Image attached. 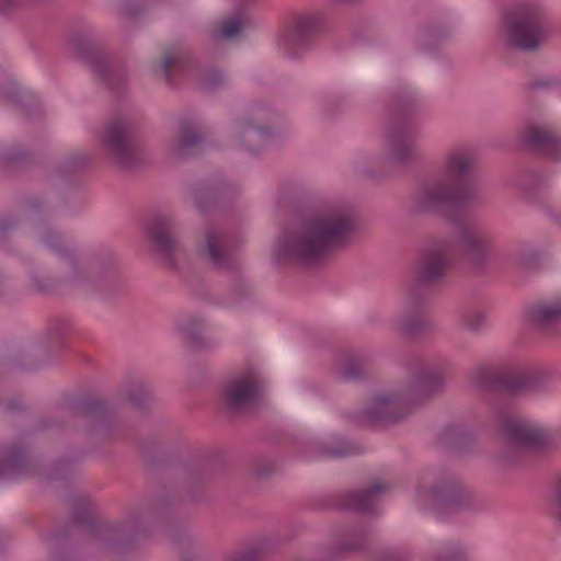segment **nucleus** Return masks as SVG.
<instances>
[{
	"instance_id": "nucleus-1",
	"label": "nucleus",
	"mask_w": 561,
	"mask_h": 561,
	"mask_svg": "<svg viewBox=\"0 0 561 561\" xmlns=\"http://www.w3.org/2000/svg\"><path fill=\"white\" fill-rule=\"evenodd\" d=\"M357 226L356 216L347 205L323 204L280 230L273 259L286 266L318 265L333 252L350 245Z\"/></svg>"
},
{
	"instance_id": "nucleus-2",
	"label": "nucleus",
	"mask_w": 561,
	"mask_h": 561,
	"mask_svg": "<svg viewBox=\"0 0 561 561\" xmlns=\"http://www.w3.org/2000/svg\"><path fill=\"white\" fill-rule=\"evenodd\" d=\"M447 364L436 359H419L411 364L409 379L399 392L373 398L363 412V421L369 425L397 422L409 412L412 403L427 399L442 390Z\"/></svg>"
},
{
	"instance_id": "nucleus-3",
	"label": "nucleus",
	"mask_w": 561,
	"mask_h": 561,
	"mask_svg": "<svg viewBox=\"0 0 561 561\" xmlns=\"http://www.w3.org/2000/svg\"><path fill=\"white\" fill-rule=\"evenodd\" d=\"M473 154L465 148L446 153L442 176L426 182L416 193L414 209L419 213H434L444 206L460 207L476 199L474 187L470 184Z\"/></svg>"
},
{
	"instance_id": "nucleus-4",
	"label": "nucleus",
	"mask_w": 561,
	"mask_h": 561,
	"mask_svg": "<svg viewBox=\"0 0 561 561\" xmlns=\"http://www.w3.org/2000/svg\"><path fill=\"white\" fill-rule=\"evenodd\" d=\"M416 500L422 508L437 517L470 507V494L459 482L432 472L422 476Z\"/></svg>"
},
{
	"instance_id": "nucleus-5",
	"label": "nucleus",
	"mask_w": 561,
	"mask_h": 561,
	"mask_svg": "<svg viewBox=\"0 0 561 561\" xmlns=\"http://www.w3.org/2000/svg\"><path fill=\"white\" fill-rule=\"evenodd\" d=\"M546 14L537 4H523L506 16L505 35L510 45L526 51L537 49L548 36Z\"/></svg>"
},
{
	"instance_id": "nucleus-6",
	"label": "nucleus",
	"mask_w": 561,
	"mask_h": 561,
	"mask_svg": "<svg viewBox=\"0 0 561 561\" xmlns=\"http://www.w3.org/2000/svg\"><path fill=\"white\" fill-rule=\"evenodd\" d=\"M453 241L439 239L427 244L413 270L408 290L423 294L425 288L439 283L451 264Z\"/></svg>"
},
{
	"instance_id": "nucleus-7",
	"label": "nucleus",
	"mask_w": 561,
	"mask_h": 561,
	"mask_svg": "<svg viewBox=\"0 0 561 561\" xmlns=\"http://www.w3.org/2000/svg\"><path fill=\"white\" fill-rule=\"evenodd\" d=\"M450 221L457 225L459 245L473 267L480 270L497 260L499 248L486 228L458 217Z\"/></svg>"
},
{
	"instance_id": "nucleus-8",
	"label": "nucleus",
	"mask_w": 561,
	"mask_h": 561,
	"mask_svg": "<svg viewBox=\"0 0 561 561\" xmlns=\"http://www.w3.org/2000/svg\"><path fill=\"white\" fill-rule=\"evenodd\" d=\"M491 417L507 442L518 450L539 448L550 442L546 428L512 415L506 408L493 405Z\"/></svg>"
},
{
	"instance_id": "nucleus-9",
	"label": "nucleus",
	"mask_w": 561,
	"mask_h": 561,
	"mask_svg": "<svg viewBox=\"0 0 561 561\" xmlns=\"http://www.w3.org/2000/svg\"><path fill=\"white\" fill-rule=\"evenodd\" d=\"M107 158L121 168H131L139 161L138 141L133 125L123 118L110 122L102 137Z\"/></svg>"
},
{
	"instance_id": "nucleus-10",
	"label": "nucleus",
	"mask_w": 561,
	"mask_h": 561,
	"mask_svg": "<svg viewBox=\"0 0 561 561\" xmlns=\"http://www.w3.org/2000/svg\"><path fill=\"white\" fill-rule=\"evenodd\" d=\"M263 381L256 367L249 366L228 378L221 387V402L230 413L245 411L254 404Z\"/></svg>"
},
{
	"instance_id": "nucleus-11",
	"label": "nucleus",
	"mask_w": 561,
	"mask_h": 561,
	"mask_svg": "<svg viewBox=\"0 0 561 561\" xmlns=\"http://www.w3.org/2000/svg\"><path fill=\"white\" fill-rule=\"evenodd\" d=\"M274 115V111L264 105L251 106L247 117L233 126V137L239 146L251 152L265 147L275 136L268 125Z\"/></svg>"
},
{
	"instance_id": "nucleus-12",
	"label": "nucleus",
	"mask_w": 561,
	"mask_h": 561,
	"mask_svg": "<svg viewBox=\"0 0 561 561\" xmlns=\"http://www.w3.org/2000/svg\"><path fill=\"white\" fill-rule=\"evenodd\" d=\"M417 125L401 117L390 122L383 133L386 158L398 164H407L417 157Z\"/></svg>"
},
{
	"instance_id": "nucleus-13",
	"label": "nucleus",
	"mask_w": 561,
	"mask_h": 561,
	"mask_svg": "<svg viewBox=\"0 0 561 561\" xmlns=\"http://www.w3.org/2000/svg\"><path fill=\"white\" fill-rule=\"evenodd\" d=\"M34 233L36 239L54 252L70 270L69 277L73 280L84 279L88 270L100 272L112 262L113 256L110 253L106 257L94 255L84 262H78L72 251L61 243L58 234L48 226L36 227Z\"/></svg>"
},
{
	"instance_id": "nucleus-14",
	"label": "nucleus",
	"mask_w": 561,
	"mask_h": 561,
	"mask_svg": "<svg viewBox=\"0 0 561 561\" xmlns=\"http://www.w3.org/2000/svg\"><path fill=\"white\" fill-rule=\"evenodd\" d=\"M553 373L543 367L497 371L496 385L503 390L517 394L526 392H539L546 389L552 380Z\"/></svg>"
},
{
	"instance_id": "nucleus-15",
	"label": "nucleus",
	"mask_w": 561,
	"mask_h": 561,
	"mask_svg": "<svg viewBox=\"0 0 561 561\" xmlns=\"http://www.w3.org/2000/svg\"><path fill=\"white\" fill-rule=\"evenodd\" d=\"M528 327L539 333L554 335L561 331V296L540 298L525 310Z\"/></svg>"
},
{
	"instance_id": "nucleus-16",
	"label": "nucleus",
	"mask_w": 561,
	"mask_h": 561,
	"mask_svg": "<svg viewBox=\"0 0 561 561\" xmlns=\"http://www.w3.org/2000/svg\"><path fill=\"white\" fill-rule=\"evenodd\" d=\"M322 19L318 14L299 16L293 28L279 38L278 46L284 57H300L309 48L311 36L320 31Z\"/></svg>"
},
{
	"instance_id": "nucleus-17",
	"label": "nucleus",
	"mask_w": 561,
	"mask_h": 561,
	"mask_svg": "<svg viewBox=\"0 0 561 561\" xmlns=\"http://www.w3.org/2000/svg\"><path fill=\"white\" fill-rule=\"evenodd\" d=\"M198 252L216 268L232 270L238 266L236 254L227 236L217 227H209L205 230Z\"/></svg>"
},
{
	"instance_id": "nucleus-18",
	"label": "nucleus",
	"mask_w": 561,
	"mask_h": 561,
	"mask_svg": "<svg viewBox=\"0 0 561 561\" xmlns=\"http://www.w3.org/2000/svg\"><path fill=\"white\" fill-rule=\"evenodd\" d=\"M425 296L405 289L404 306L397 318L396 327L402 333L415 337L431 329V321L424 314Z\"/></svg>"
},
{
	"instance_id": "nucleus-19",
	"label": "nucleus",
	"mask_w": 561,
	"mask_h": 561,
	"mask_svg": "<svg viewBox=\"0 0 561 561\" xmlns=\"http://www.w3.org/2000/svg\"><path fill=\"white\" fill-rule=\"evenodd\" d=\"M147 234L154 249L171 264L181 249L175 219L167 214L156 215L147 226Z\"/></svg>"
},
{
	"instance_id": "nucleus-20",
	"label": "nucleus",
	"mask_w": 561,
	"mask_h": 561,
	"mask_svg": "<svg viewBox=\"0 0 561 561\" xmlns=\"http://www.w3.org/2000/svg\"><path fill=\"white\" fill-rule=\"evenodd\" d=\"M519 138L523 144L547 158L551 160L561 159V137L551 128L529 124L520 130Z\"/></svg>"
},
{
	"instance_id": "nucleus-21",
	"label": "nucleus",
	"mask_w": 561,
	"mask_h": 561,
	"mask_svg": "<svg viewBox=\"0 0 561 561\" xmlns=\"http://www.w3.org/2000/svg\"><path fill=\"white\" fill-rule=\"evenodd\" d=\"M390 484L375 482L363 491H348L341 496V506L356 512H370L379 497L390 490Z\"/></svg>"
},
{
	"instance_id": "nucleus-22",
	"label": "nucleus",
	"mask_w": 561,
	"mask_h": 561,
	"mask_svg": "<svg viewBox=\"0 0 561 561\" xmlns=\"http://www.w3.org/2000/svg\"><path fill=\"white\" fill-rule=\"evenodd\" d=\"M203 133L198 125L182 123L175 137L168 141L167 148L174 157H185L203 142Z\"/></svg>"
},
{
	"instance_id": "nucleus-23",
	"label": "nucleus",
	"mask_w": 561,
	"mask_h": 561,
	"mask_svg": "<svg viewBox=\"0 0 561 561\" xmlns=\"http://www.w3.org/2000/svg\"><path fill=\"white\" fill-rule=\"evenodd\" d=\"M434 561H471V552L459 541L438 542L432 547Z\"/></svg>"
},
{
	"instance_id": "nucleus-24",
	"label": "nucleus",
	"mask_w": 561,
	"mask_h": 561,
	"mask_svg": "<svg viewBox=\"0 0 561 561\" xmlns=\"http://www.w3.org/2000/svg\"><path fill=\"white\" fill-rule=\"evenodd\" d=\"M178 330L192 346L203 345L204 322L202 319L195 317L183 319L179 322Z\"/></svg>"
},
{
	"instance_id": "nucleus-25",
	"label": "nucleus",
	"mask_w": 561,
	"mask_h": 561,
	"mask_svg": "<svg viewBox=\"0 0 561 561\" xmlns=\"http://www.w3.org/2000/svg\"><path fill=\"white\" fill-rule=\"evenodd\" d=\"M360 451L362 449L359 446L341 438H335L321 447V456L332 459L357 455Z\"/></svg>"
},
{
	"instance_id": "nucleus-26",
	"label": "nucleus",
	"mask_w": 561,
	"mask_h": 561,
	"mask_svg": "<svg viewBox=\"0 0 561 561\" xmlns=\"http://www.w3.org/2000/svg\"><path fill=\"white\" fill-rule=\"evenodd\" d=\"M368 539V531L366 528L353 527L350 528L346 534L339 539L337 547L343 552L356 551L362 549Z\"/></svg>"
},
{
	"instance_id": "nucleus-27",
	"label": "nucleus",
	"mask_w": 561,
	"mask_h": 561,
	"mask_svg": "<svg viewBox=\"0 0 561 561\" xmlns=\"http://www.w3.org/2000/svg\"><path fill=\"white\" fill-rule=\"evenodd\" d=\"M87 60L100 80L108 84H114V70L101 53L94 50L90 51L87 55Z\"/></svg>"
},
{
	"instance_id": "nucleus-28",
	"label": "nucleus",
	"mask_w": 561,
	"mask_h": 561,
	"mask_svg": "<svg viewBox=\"0 0 561 561\" xmlns=\"http://www.w3.org/2000/svg\"><path fill=\"white\" fill-rule=\"evenodd\" d=\"M512 264L522 271H531L537 267L538 254L528 247L522 245L514 250L511 254Z\"/></svg>"
},
{
	"instance_id": "nucleus-29",
	"label": "nucleus",
	"mask_w": 561,
	"mask_h": 561,
	"mask_svg": "<svg viewBox=\"0 0 561 561\" xmlns=\"http://www.w3.org/2000/svg\"><path fill=\"white\" fill-rule=\"evenodd\" d=\"M228 188V184H220L218 186H197L193 190V198L195 205L204 211L208 204L215 201L217 195H221Z\"/></svg>"
},
{
	"instance_id": "nucleus-30",
	"label": "nucleus",
	"mask_w": 561,
	"mask_h": 561,
	"mask_svg": "<svg viewBox=\"0 0 561 561\" xmlns=\"http://www.w3.org/2000/svg\"><path fill=\"white\" fill-rule=\"evenodd\" d=\"M25 463L22 451L12 449L4 460L0 461V479L9 478L16 473Z\"/></svg>"
},
{
	"instance_id": "nucleus-31",
	"label": "nucleus",
	"mask_w": 561,
	"mask_h": 561,
	"mask_svg": "<svg viewBox=\"0 0 561 561\" xmlns=\"http://www.w3.org/2000/svg\"><path fill=\"white\" fill-rule=\"evenodd\" d=\"M245 24H247V19L241 14H237L232 18L225 20L220 24L219 32L214 35L221 36L224 38H233L241 32V30L245 26Z\"/></svg>"
},
{
	"instance_id": "nucleus-32",
	"label": "nucleus",
	"mask_w": 561,
	"mask_h": 561,
	"mask_svg": "<svg viewBox=\"0 0 561 561\" xmlns=\"http://www.w3.org/2000/svg\"><path fill=\"white\" fill-rule=\"evenodd\" d=\"M364 364L357 357L346 358L339 368V375L345 380H357L363 376Z\"/></svg>"
},
{
	"instance_id": "nucleus-33",
	"label": "nucleus",
	"mask_w": 561,
	"mask_h": 561,
	"mask_svg": "<svg viewBox=\"0 0 561 561\" xmlns=\"http://www.w3.org/2000/svg\"><path fill=\"white\" fill-rule=\"evenodd\" d=\"M129 398L136 407L142 408L153 398V393L147 385L138 382L130 389Z\"/></svg>"
},
{
	"instance_id": "nucleus-34",
	"label": "nucleus",
	"mask_w": 561,
	"mask_h": 561,
	"mask_svg": "<svg viewBox=\"0 0 561 561\" xmlns=\"http://www.w3.org/2000/svg\"><path fill=\"white\" fill-rule=\"evenodd\" d=\"M184 58L180 54H165L161 62V71L165 80L171 83V77L174 70L183 66Z\"/></svg>"
},
{
	"instance_id": "nucleus-35",
	"label": "nucleus",
	"mask_w": 561,
	"mask_h": 561,
	"mask_svg": "<svg viewBox=\"0 0 561 561\" xmlns=\"http://www.w3.org/2000/svg\"><path fill=\"white\" fill-rule=\"evenodd\" d=\"M265 552L263 545L249 546L231 556L229 561H259Z\"/></svg>"
},
{
	"instance_id": "nucleus-36",
	"label": "nucleus",
	"mask_w": 561,
	"mask_h": 561,
	"mask_svg": "<svg viewBox=\"0 0 561 561\" xmlns=\"http://www.w3.org/2000/svg\"><path fill=\"white\" fill-rule=\"evenodd\" d=\"M462 325L471 332H480L486 327V319L480 312H469L463 316Z\"/></svg>"
},
{
	"instance_id": "nucleus-37",
	"label": "nucleus",
	"mask_w": 561,
	"mask_h": 561,
	"mask_svg": "<svg viewBox=\"0 0 561 561\" xmlns=\"http://www.w3.org/2000/svg\"><path fill=\"white\" fill-rule=\"evenodd\" d=\"M377 561H409V556L404 549L391 547L381 550Z\"/></svg>"
},
{
	"instance_id": "nucleus-38",
	"label": "nucleus",
	"mask_w": 561,
	"mask_h": 561,
	"mask_svg": "<svg viewBox=\"0 0 561 561\" xmlns=\"http://www.w3.org/2000/svg\"><path fill=\"white\" fill-rule=\"evenodd\" d=\"M225 81V78L219 72H210L204 76L203 85L205 89L215 90L220 87Z\"/></svg>"
},
{
	"instance_id": "nucleus-39",
	"label": "nucleus",
	"mask_w": 561,
	"mask_h": 561,
	"mask_svg": "<svg viewBox=\"0 0 561 561\" xmlns=\"http://www.w3.org/2000/svg\"><path fill=\"white\" fill-rule=\"evenodd\" d=\"M80 410L83 414L100 416L103 414L105 407L100 401H90L82 404Z\"/></svg>"
},
{
	"instance_id": "nucleus-40",
	"label": "nucleus",
	"mask_w": 561,
	"mask_h": 561,
	"mask_svg": "<svg viewBox=\"0 0 561 561\" xmlns=\"http://www.w3.org/2000/svg\"><path fill=\"white\" fill-rule=\"evenodd\" d=\"M121 12L123 15L133 18L137 15V13L140 11V8H134L129 1H124L121 4Z\"/></svg>"
},
{
	"instance_id": "nucleus-41",
	"label": "nucleus",
	"mask_w": 561,
	"mask_h": 561,
	"mask_svg": "<svg viewBox=\"0 0 561 561\" xmlns=\"http://www.w3.org/2000/svg\"><path fill=\"white\" fill-rule=\"evenodd\" d=\"M21 0H0V11H7L15 7Z\"/></svg>"
},
{
	"instance_id": "nucleus-42",
	"label": "nucleus",
	"mask_w": 561,
	"mask_h": 561,
	"mask_svg": "<svg viewBox=\"0 0 561 561\" xmlns=\"http://www.w3.org/2000/svg\"><path fill=\"white\" fill-rule=\"evenodd\" d=\"M13 227V221L11 218H4L0 222V231L5 232Z\"/></svg>"
},
{
	"instance_id": "nucleus-43",
	"label": "nucleus",
	"mask_w": 561,
	"mask_h": 561,
	"mask_svg": "<svg viewBox=\"0 0 561 561\" xmlns=\"http://www.w3.org/2000/svg\"><path fill=\"white\" fill-rule=\"evenodd\" d=\"M102 531H103V533H104V535H105V534H107V533L116 531V529H114L113 527H104V528L102 529Z\"/></svg>"
},
{
	"instance_id": "nucleus-44",
	"label": "nucleus",
	"mask_w": 561,
	"mask_h": 561,
	"mask_svg": "<svg viewBox=\"0 0 561 561\" xmlns=\"http://www.w3.org/2000/svg\"><path fill=\"white\" fill-rule=\"evenodd\" d=\"M130 523L137 524L138 523V518L136 516L131 517Z\"/></svg>"
}]
</instances>
